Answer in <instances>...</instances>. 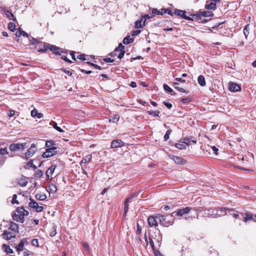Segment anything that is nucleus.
Segmentation results:
<instances>
[{
    "instance_id": "c756f323",
    "label": "nucleus",
    "mask_w": 256,
    "mask_h": 256,
    "mask_svg": "<svg viewBox=\"0 0 256 256\" xmlns=\"http://www.w3.org/2000/svg\"><path fill=\"white\" fill-rule=\"evenodd\" d=\"M18 224L14 222H10V226L9 228V229H10L11 230L14 232H17L18 230Z\"/></svg>"
},
{
    "instance_id": "a878e982",
    "label": "nucleus",
    "mask_w": 256,
    "mask_h": 256,
    "mask_svg": "<svg viewBox=\"0 0 256 256\" xmlns=\"http://www.w3.org/2000/svg\"><path fill=\"white\" fill-rule=\"evenodd\" d=\"M198 84L202 86H204L206 85L205 78L204 76L202 75H200L198 76Z\"/></svg>"
},
{
    "instance_id": "f3484780",
    "label": "nucleus",
    "mask_w": 256,
    "mask_h": 256,
    "mask_svg": "<svg viewBox=\"0 0 256 256\" xmlns=\"http://www.w3.org/2000/svg\"><path fill=\"white\" fill-rule=\"evenodd\" d=\"M56 168V166L52 165L46 171V178L48 179L50 178V176H52L54 173L55 169Z\"/></svg>"
},
{
    "instance_id": "a211bd4d",
    "label": "nucleus",
    "mask_w": 256,
    "mask_h": 256,
    "mask_svg": "<svg viewBox=\"0 0 256 256\" xmlns=\"http://www.w3.org/2000/svg\"><path fill=\"white\" fill-rule=\"evenodd\" d=\"M2 236L4 238L7 240H10L12 238H14L16 236L15 235H12V232H7L6 230H4Z\"/></svg>"
},
{
    "instance_id": "f704fd0d",
    "label": "nucleus",
    "mask_w": 256,
    "mask_h": 256,
    "mask_svg": "<svg viewBox=\"0 0 256 256\" xmlns=\"http://www.w3.org/2000/svg\"><path fill=\"white\" fill-rule=\"evenodd\" d=\"M253 216L254 215L252 214L249 213V212H246V217L244 219V222H246L248 220H253Z\"/></svg>"
},
{
    "instance_id": "09e8293b",
    "label": "nucleus",
    "mask_w": 256,
    "mask_h": 256,
    "mask_svg": "<svg viewBox=\"0 0 256 256\" xmlns=\"http://www.w3.org/2000/svg\"><path fill=\"white\" fill-rule=\"evenodd\" d=\"M28 184V181L25 180H20L18 181V184L21 186H25Z\"/></svg>"
},
{
    "instance_id": "1a4fd4ad",
    "label": "nucleus",
    "mask_w": 256,
    "mask_h": 256,
    "mask_svg": "<svg viewBox=\"0 0 256 256\" xmlns=\"http://www.w3.org/2000/svg\"><path fill=\"white\" fill-rule=\"evenodd\" d=\"M46 147L48 150L57 151V144L53 140H47L46 142Z\"/></svg>"
},
{
    "instance_id": "9b49d317",
    "label": "nucleus",
    "mask_w": 256,
    "mask_h": 256,
    "mask_svg": "<svg viewBox=\"0 0 256 256\" xmlns=\"http://www.w3.org/2000/svg\"><path fill=\"white\" fill-rule=\"evenodd\" d=\"M57 154V151L48 150L46 148V152L42 154L44 158H48L56 155Z\"/></svg>"
},
{
    "instance_id": "6e6552de",
    "label": "nucleus",
    "mask_w": 256,
    "mask_h": 256,
    "mask_svg": "<svg viewBox=\"0 0 256 256\" xmlns=\"http://www.w3.org/2000/svg\"><path fill=\"white\" fill-rule=\"evenodd\" d=\"M169 158L173 160L175 163L179 164H184L186 163V160L180 156H176L172 154H169Z\"/></svg>"
},
{
    "instance_id": "4468645a",
    "label": "nucleus",
    "mask_w": 256,
    "mask_h": 256,
    "mask_svg": "<svg viewBox=\"0 0 256 256\" xmlns=\"http://www.w3.org/2000/svg\"><path fill=\"white\" fill-rule=\"evenodd\" d=\"M134 195H131L124 202V215L126 216L128 210V202H130V200L134 198Z\"/></svg>"
},
{
    "instance_id": "4d7b16f0",
    "label": "nucleus",
    "mask_w": 256,
    "mask_h": 256,
    "mask_svg": "<svg viewBox=\"0 0 256 256\" xmlns=\"http://www.w3.org/2000/svg\"><path fill=\"white\" fill-rule=\"evenodd\" d=\"M32 246H39L38 241L37 238H34L32 240Z\"/></svg>"
},
{
    "instance_id": "bb28decb",
    "label": "nucleus",
    "mask_w": 256,
    "mask_h": 256,
    "mask_svg": "<svg viewBox=\"0 0 256 256\" xmlns=\"http://www.w3.org/2000/svg\"><path fill=\"white\" fill-rule=\"evenodd\" d=\"M178 85H179V84L178 82H172V86H174V88L178 90V91L180 92H185V93H186L188 94V92H186L184 89L183 88H180V87H178Z\"/></svg>"
},
{
    "instance_id": "c03bdc74",
    "label": "nucleus",
    "mask_w": 256,
    "mask_h": 256,
    "mask_svg": "<svg viewBox=\"0 0 256 256\" xmlns=\"http://www.w3.org/2000/svg\"><path fill=\"white\" fill-rule=\"evenodd\" d=\"M222 210L224 212L225 214H230L232 215V212H234L232 209H230L228 208H222Z\"/></svg>"
},
{
    "instance_id": "774afa93",
    "label": "nucleus",
    "mask_w": 256,
    "mask_h": 256,
    "mask_svg": "<svg viewBox=\"0 0 256 256\" xmlns=\"http://www.w3.org/2000/svg\"><path fill=\"white\" fill-rule=\"evenodd\" d=\"M140 32H141L140 30H134L132 32V36H136L138 35L139 34H140Z\"/></svg>"
},
{
    "instance_id": "cd10ccee",
    "label": "nucleus",
    "mask_w": 256,
    "mask_h": 256,
    "mask_svg": "<svg viewBox=\"0 0 256 256\" xmlns=\"http://www.w3.org/2000/svg\"><path fill=\"white\" fill-rule=\"evenodd\" d=\"M47 198L45 194L42 193L37 194L36 195V198L38 200L43 201Z\"/></svg>"
},
{
    "instance_id": "052dcab7",
    "label": "nucleus",
    "mask_w": 256,
    "mask_h": 256,
    "mask_svg": "<svg viewBox=\"0 0 256 256\" xmlns=\"http://www.w3.org/2000/svg\"><path fill=\"white\" fill-rule=\"evenodd\" d=\"M163 104H164L166 106L168 109H170V108H172V104L169 103V102H166V101H164V102H163Z\"/></svg>"
},
{
    "instance_id": "39448f33",
    "label": "nucleus",
    "mask_w": 256,
    "mask_h": 256,
    "mask_svg": "<svg viewBox=\"0 0 256 256\" xmlns=\"http://www.w3.org/2000/svg\"><path fill=\"white\" fill-rule=\"evenodd\" d=\"M36 144H32L30 146V147L28 150L27 152L24 154V156H23V158L26 159H28L29 158L32 157L36 152Z\"/></svg>"
},
{
    "instance_id": "ea45409f",
    "label": "nucleus",
    "mask_w": 256,
    "mask_h": 256,
    "mask_svg": "<svg viewBox=\"0 0 256 256\" xmlns=\"http://www.w3.org/2000/svg\"><path fill=\"white\" fill-rule=\"evenodd\" d=\"M180 142H183L188 146L190 144V140L188 138H184L183 139H181Z\"/></svg>"
},
{
    "instance_id": "412c9836",
    "label": "nucleus",
    "mask_w": 256,
    "mask_h": 256,
    "mask_svg": "<svg viewBox=\"0 0 256 256\" xmlns=\"http://www.w3.org/2000/svg\"><path fill=\"white\" fill-rule=\"evenodd\" d=\"M145 26V22L142 18L138 20L135 22V28H142Z\"/></svg>"
},
{
    "instance_id": "e433bc0d",
    "label": "nucleus",
    "mask_w": 256,
    "mask_h": 256,
    "mask_svg": "<svg viewBox=\"0 0 256 256\" xmlns=\"http://www.w3.org/2000/svg\"><path fill=\"white\" fill-rule=\"evenodd\" d=\"M200 12L202 16L204 17H210L212 16L213 15L212 12L210 11H203Z\"/></svg>"
},
{
    "instance_id": "a19ab883",
    "label": "nucleus",
    "mask_w": 256,
    "mask_h": 256,
    "mask_svg": "<svg viewBox=\"0 0 256 256\" xmlns=\"http://www.w3.org/2000/svg\"><path fill=\"white\" fill-rule=\"evenodd\" d=\"M162 10L164 11V14H168L171 16H173L174 12H172L171 9L162 8Z\"/></svg>"
},
{
    "instance_id": "a18cd8bd",
    "label": "nucleus",
    "mask_w": 256,
    "mask_h": 256,
    "mask_svg": "<svg viewBox=\"0 0 256 256\" xmlns=\"http://www.w3.org/2000/svg\"><path fill=\"white\" fill-rule=\"evenodd\" d=\"M42 172L41 170H38L36 172L34 176L36 178H40L42 176Z\"/></svg>"
},
{
    "instance_id": "8fccbe9b",
    "label": "nucleus",
    "mask_w": 256,
    "mask_h": 256,
    "mask_svg": "<svg viewBox=\"0 0 256 256\" xmlns=\"http://www.w3.org/2000/svg\"><path fill=\"white\" fill-rule=\"evenodd\" d=\"M8 152L6 148H0V154L4 156L6 154H8Z\"/></svg>"
},
{
    "instance_id": "f257e3e1",
    "label": "nucleus",
    "mask_w": 256,
    "mask_h": 256,
    "mask_svg": "<svg viewBox=\"0 0 256 256\" xmlns=\"http://www.w3.org/2000/svg\"><path fill=\"white\" fill-rule=\"evenodd\" d=\"M48 49H49L51 51H52L56 54L60 55V52H62V50H61L59 48L50 44H44V48L40 49L38 51L40 52H44L46 51Z\"/></svg>"
},
{
    "instance_id": "58836bf2",
    "label": "nucleus",
    "mask_w": 256,
    "mask_h": 256,
    "mask_svg": "<svg viewBox=\"0 0 256 256\" xmlns=\"http://www.w3.org/2000/svg\"><path fill=\"white\" fill-rule=\"evenodd\" d=\"M124 46L122 44H120L115 49V51L116 52H124Z\"/></svg>"
},
{
    "instance_id": "dca6fc26",
    "label": "nucleus",
    "mask_w": 256,
    "mask_h": 256,
    "mask_svg": "<svg viewBox=\"0 0 256 256\" xmlns=\"http://www.w3.org/2000/svg\"><path fill=\"white\" fill-rule=\"evenodd\" d=\"M26 243H27V241L26 239L24 238L22 240L20 244L16 247V251L18 252H22L24 250V246Z\"/></svg>"
},
{
    "instance_id": "69168bd1",
    "label": "nucleus",
    "mask_w": 256,
    "mask_h": 256,
    "mask_svg": "<svg viewBox=\"0 0 256 256\" xmlns=\"http://www.w3.org/2000/svg\"><path fill=\"white\" fill-rule=\"evenodd\" d=\"M104 60L106 62H114L113 59H112L110 58H106L104 59Z\"/></svg>"
},
{
    "instance_id": "5701e85b",
    "label": "nucleus",
    "mask_w": 256,
    "mask_h": 256,
    "mask_svg": "<svg viewBox=\"0 0 256 256\" xmlns=\"http://www.w3.org/2000/svg\"><path fill=\"white\" fill-rule=\"evenodd\" d=\"M4 12L6 16L10 20L13 21H16V18H14V14L9 10H4Z\"/></svg>"
},
{
    "instance_id": "4be33fe9",
    "label": "nucleus",
    "mask_w": 256,
    "mask_h": 256,
    "mask_svg": "<svg viewBox=\"0 0 256 256\" xmlns=\"http://www.w3.org/2000/svg\"><path fill=\"white\" fill-rule=\"evenodd\" d=\"M16 36L17 37H20V36H24V37H26V38H28V34L26 33V32H25L24 31L22 30L20 28H18L17 30V31L16 32Z\"/></svg>"
},
{
    "instance_id": "bf43d9fd",
    "label": "nucleus",
    "mask_w": 256,
    "mask_h": 256,
    "mask_svg": "<svg viewBox=\"0 0 256 256\" xmlns=\"http://www.w3.org/2000/svg\"><path fill=\"white\" fill-rule=\"evenodd\" d=\"M20 210H22V216L24 217V216H26L28 214L29 212L28 210H26L24 209V208L23 207H20Z\"/></svg>"
},
{
    "instance_id": "9d476101",
    "label": "nucleus",
    "mask_w": 256,
    "mask_h": 256,
    "mask_svg": "<svg viewBox=\"0 0 256 256\" xmlns=\"http://www.w3.org/2000/svg\"><path fill=\"white\" fill-rule=\"evenodd\" d=\"M124 144V143L121 140L116 139L112 142L110 147L112 148H120Z\"/></svg>"
},
{
    "instance_id": "20e7f679",
    "label": "nucleus",
    "mask_w": 256,
    "mask_h": 256,
    "mask_svg": "<svg viewBox=\"0 0 256 256\" xmlns=\"http://www.w3.org/2000/svg\"><path fill=\"white\" fill-rule=\"evenodd\" d=\"M26 144L25 142L22 143V144L14 143V144H10V146H9V149L10 150H11L12 152H15V151H16L17 150H22L26 148Z\"/></svg>"
},
{
    "instance_id": "e2e57ef3",
    "label": "nucleus",
    "mask_w": 256,
    "mask_h": 256,
    "mask_svg": "<svg viewBox=\"0 0 256 256\" xmlns=\"http://www.w3.org/2000/svg\"><path fill=\"white\" fill-rule=\"evenodd\" d=\"M77 58L78 59L81 60H86L85 55L84 54H81L77 56Z\"/></svg>"
},
{
    "instance_id": "393cba45",
    "label": "nucleus",
    "mask_w": 256,
    "mask_h": 256,
    "mask_svg": "<svg viewBox=\"0 0 256 256\" xmlns=\"http://www.w3.org/2000/svg\"><path fill=\"white\" fill-rule=\"evenodd\" d=\"M134 40L133 38H131L130 36H128L123 40L122 42L124 44H128L132 43Z\"/></svg>"
},
{
    "instance_id": "3c124183",
    "label": "nucleus",
    "mask_w": 256,
    "mask_h": 256,
    "mask_svg": "<svg viewBox=\"0 0 256 256\" xmlns=\"http://www.w3.org/2000/svg\"><path fill=\"white\" fill-rule=\"evenodd\" d=\"M148 113L150 115H153L154 116H158L160 117L159 114L160 112L159 111H148Z\"/></svg>"
},
{
    "instance_id": "4c0bfd02",
    "label": "nucleus",
    "mask_w": 256,
    "mask_h": 256,
    "mask_svg": "<svg viewBox=\"0 0 256 256\" xmlns=\"http://www.w3.org/2000/svg\"><path fill=\"white\" fill-rule=\"evenodd\" d=\"M249 30H250V26L248 24L245 26V27L243 30L244 34L245 37L246 38H247V36H248V34H249Z\"/></svg>"
},
{
    "instance_id": "7c9ffc66",
    "label": "nucleus",
    "mask_w": 256,
    "mask_h": 256,
    "mask_svg": "<svg viewBox=\"0 0 256 256\" xmlns=\"http://www.w3.org/2000/svg\"><path fill=\"white\" fill-rule=\"evenodd\" d=\"M30 202L28 204V206L33 208L36 209V207L38 206V204L37 202H36L34 200H33L32 198H30Z\"/></svg>"
},
{
    "instance_id": "aec40b11",
    "label": "nucleus",
    "mask_w": 256,
    "mask_h": 256,
    "mask_svg": "<svg viewBox=\"0 0 256 256\" xmlns=\"http://www.w3.org/2000/svg\"><path fill=\"white\" fill-rule=\"evenodd\" d=\"M29 40L30 42L31 46L36 45V46L40 47L43 44V43L42 42L34 38H31V39H29Z\"/></svg>"
},
{
    "instance_id": "72a5a7b5",
    "label": "nucleus",
    "mask_w": 256,
    "mask_h": 256,
    "mask_svg": "<svg viewBox=\"0 0 256 256\" xmlns=\"http://www.w3.org/2000/svg\"><path fill=\"white\" fill-rule=\"evenodd\" d=\"M119 118V116L118 114H114L110 118L109 122H110L116 123L118 122Z\"/></svg>"
},
{
    "instance_id": "13d9d810",
    "label": "nucleus",
    "mask_w": 256,
    "mask_h": 256,
    "mask_svg": "<svg viewBox=\"0 0 256 256\" xmlns=\"http://www.w3.org/2000/svg\"><path fill=\"white\" fill-rule=\"evenodd\" d=\"M192 16H196L198 20L201 21V20H202V16L200 12H199V13H198V14H194Z\"/></svg>"
},
{
    "instance_id": "0eeeda50",
    "label": "nucleus",
    "mask_w": 256,
    "mask_h": 256,
    "mask_svg": "<svg viewBox=\"0 0 256 256\" xmlns=\"http://www.w3.org/2000/svg\"><path fill=\"white\" fill-rule=\"evenodd\" d=\"M148 224L150 226H154L155 228L158 226V214L155 216H150L148 218Z\"/></svg>"
},
{
    "instance_id": "b1692460",
    "label": "nucleus",
    "mask_w": 256,
    "mask_h": 256,
    "mask_svg": "<svg viewBox=\"0 0 256 256\" xmlns=\"http://www.w3.org/2000/svg\"><path fill=\"white\" fill-rule=\"evenodd\" d=\"M31 115L34 118H40L43 117V114L40 112H38L36 110H34L31 112Z\"/></svg>"
},
{
    "instance_id": "5fc2aeb1",
    "label": "nucleus",
    "mask_w": 256,
    "mask_h": 256,
    "mask_svg": "<svg viewBox=\"0 0 256 256\" xmlns=\"http://www.w3.org/2000/svg\"><path fill=\"white\" fill-rule=\"evenodd\" d=\"M27 166L29 167L32 168L34 170L36 169L37 168L36 166L34 164L32 160L28 161L27 163Z\"/></svg>"
},
{
    "instance_id": "7ed1b4c3",
    "label": "nucleus",
    "mask_w": 256,
    "mask_h": 256,
    "mask_svg": "<svg viewBox=\"0 0 256 256\" xmlns=\"http://www.w3.org/2000/svg\"><path fill=\"white\" fill-rule=\"evenodd\" d=\"M158 222L164 226H168L172 225L174 223V220H166V218L164 215L158 214Z\"/></svg>"
},
{
    "instance_id": "338daca9",
    "label": "nucleus",
    "mask_w": 256,
    "mask_h": 256,
    "mask_svg": "<svg viewBox=\"0 0 256 256\" xmlns=\"http://www.w3.org/2000/svg\"><path fill=\"white\" fill-rule=\"evenodd\" d=\"M190 101V98H182V102L183 104L188 103Z\"/></svg>"
},
{
    "instance_id": "de8ad7c7",
    "label": "nucleus",
    "mask_w": 256,
    "mask_h": 256,
    "mask_svg": "<svg viewBox=\"0 0 256 256\" xmlns=\"http://www.w3.org/2000/svg\"><path fill=\"white\" fill-rule=\"evenodd\" d=\"M172 130H168L166 131L164 138L165 141H166L169 139L170 135V134Z\"/></svg>"
},
{
    "instance_id": "864d4df0",
    "label": "nucleus",
    "mask_w": 256,
    "mask_h": 256,
    "mask_svg": "<svg viewBox=\"0 0 256 256\" xmlns=\"http://www.w3.org/2000/svg\"><path fill=\"white\" fill-rule=\"evenodd\" d=\"M154 17V15H149L148 14H144L142 16V18L144 19V21L146 22L147 19H150Z\"/></svg>"
},
{
    "instance_id": "f8f14e48",
    "label": "nucleus",
    "mask_w": 256,
    "mask_h": 256,
    "mask_svg": "<svg viewBox=\"0 0 256 256\" xmlns=\"http://www.w3.org/2000/svg\"><path fill=\"white\" fill-rule=\"evenodd\" d=\"M229 90L233 92H240L241 88L238 84L231 82L229 84Z\"/></svg>"
},
{
    "instance_id": "37998d69",
    "label": "nucleus",
    "mask_w": 256,
    "mask_h": 256,
    "mask_svg": "<svg viewBox=\"0 0 256 256\" xmlns=\"http://www.w3.org/2000/svg\"><path fill=\"white\" fill-rule=\"evenodd\" d=\"M175 146L178 149H179V150H180L186 149L185 145L184 144H181V143H176V144H175Z\"/></svg>"
},
{
    "instance_id": "f03ea898",
    "label": "nucleus",
    "mask_w": 256,
    "mask_h": 256,
    "mask_svg": "<svg viewBox=\"0 0 256 256\" xmlns=\"http://www.w3.org/2000/svg\"><path fill=\"white\" fill-rule=\"evenodd\" d=\"M192 210V208L190 207H186L184 208L179 209L176 212H173L172 214V216L173 217H175L176 216L181 217L184 216H186Z\"/></svg>"
},
{
    "instance_id": "ddd939ff",
    "label": "nucleus",
    "mask_w": 256,
    "mask_h": 256,
    "mask_svg": "<svg viewBox=\"0 0 256 256\" xmlns=\"http://www.w3.org/2000/svg\"><path fill=\"white\" fill-rule=\"evenodd\" d=\"M205 148L206 149V152H204L205 154H210L211 151H212L214 154H217L218 148L215 146H206Z\"/></svg>"
},
{
    "instance_id": "79ce46f5",
    "label": "nucleus",
    "mask_w": 256,
    "mask_h": 256,
    "mask_svg": "<svg viewBox=\"0 0 256 256\" xmlns=\"http://www.w3.org/2000/svg\"><path fill=\"white\" fill-rule=\"evenodd\" d=\"M8 28L12 32L16 30V25L13 22H10L8 24Z\"/></svg>"
},
{
    "instance_id": "0e129e2a",
    "label": "nucleus",
    "mask_w": 256,
    "mask_h": 256,
    "mask_svg": "<svg viewBox=\"0 0 256 256\" xmlns=\"http://www.w3.org/2000/svg\"><path fill=\"white\" fill-rule=\"evenodd\" d=\"M44 207L42 206H38H38L36 207V209L35 210L36 212H41L43 210Z\"/></svg>"
},
{
    "instance_id": "603ef678",
    "label": "nucleus",
    "mask_w": 256,
    "mask_h": 256,
    "mask_svg": "<svg viewBox=\"0 0 256 256\" xmlns=\"http://www.w3.org/2000/svg\"><path fill=\"white\" fill-rule=\"evenodd\" d=\"M163 88H164V90L168 92V93H170V92H172V88H171L168 86L167 84H164L163 85Z\"/></svg>"
},
{
    "instance_id": "49530a36",
    "label": "nucleus",
    "mask_w": 256,
    "mask_h": 256,
    "mask_svg": "<svg viewBox=\"0 0 256 256\" xmlns=\"http://www.w3.org/2000/svg\"><path fill=\"white\" fill-rule=\"evenodd\" d=\"M49 189L53 193H55L57 190L56 186L54 184L49 186Z\"/></svg>"
},
{
    "instance_id": "c9c22d12",
    "label": "nucleus",
    "mask_w": 256,
    "mask_h": 256,
    "mask_svg": "<svg viewBox=\"0 0 256 256\" xmlns=\"http://www.w3.org/2000/svg\"><path fill=\"white\" fill-rule=\"evenodd\" d=\"M50 124L52 126L53 128L60 132H62L64 130L59 126H58L56 122H50Z\"/></svg>"
},
{
    "instance_id": "c85d7f7f",
    "label": "nucleus",
    "mask_w": 256,
    "mask_h": 256,
    "mask_svg": "<svg viewBox=\"0 0 256 256\" xmlns=\"http://www.w3.org/2000/svg\"><path fill=\"white\" fill-rule=\"evenodd\" d=\"M216 2H212L210 4H206L205 8L207 10H214L216 8Z\"/></svg>"
},
{
    "instance_id": "2eb2a0df",
    "label": "nucleus",
    "mask_w": 256,
    "mask_h": 256,
    "mask_svg": "<svg viewBox=\"0 0 256 256\" xmlns=\"http://www.w3.org/2000/svg\"><path fill=\"white\" fill-rule=\"evenodd\" d=\"M12 218L14 220H16L17 222H20V223H23L24 222V217L22 216V215L20 216L17 212H16L12 215Z\"/></svg>"
},
{
    "instance_id": "2f4dec72",
    "label": "nucleus",
    "mask_w": 256,
    "mask_h": 256,
    "mask_svg": "<svg viewBox=\"0 0 256 256\" xmlns=\"http://www.w3.org/2000/svg\"><path fill=\"white\" fill-rule=\"evenodd\" d=\"M152 12L154 15L157 14L159 16H162L164 14V11L162 10V8L160 10H158L156 8H152Z\"/></svg>"
},
{
    "instance_id": "6e6d98bb",
    "label": "nucleus",
    "mask_w": 256,
    "mask_h": 256,
    "mask_svg": "<svg viewBox=\"0 0 256 256\" xmlns=\"http://www.w3.org/2000/svg\"><path fill=\"white\" fill-rule=\"evenodd\" d=\"M16 198H17V195L16 194H14L12 196V204H19L18 202L16 200Z\"/></svg>"
},
{
    "instance_id": "680f3d73",
    "label": "nucleus",
    "mask_w": 256,
    "mask_h": 256,
    "mask_svg": "<svg viewBox=\"0 0 256 256\" xmlns=\"http://www.w3.org/2000/svg\"><path fill=\"white\" fill-rule=\"evenodd\" d=\"M61 58L64 60V61L70 63V64H71L72 62V60H69L68 58L66 56H62Z\"/></svg>"
},
{
    "instance_id": "473e14b6",
    "label": "nucleus",
    "mask_w": 256,
    "mask_h": 256,
    "mask_svg": "<svg viewBox=\"0 0 256 256\" xmlns=\"http://www.w3.org/2000/svg\"><path fill=\"white\" fill-rule=\"evenodd\" d=\"M2 247L4 248V252L7 254H12L13 253V250L9 246L4 244L2 245Z\"/></svg>"
},
{
    "instance_id": "6ab92c4d",
    "label": "nucleus",
    "mask_w": 256,
    "mask_h": 256,
    "mask_svg": "<svg viewBox=\"0 0 256 256\" xmlns=\"http://www.w3.org/2000/svg\"><path fill=\"white\" fill-rule=\"evenodd\" d=\"M92 155L88 154L80 162V165L82 167H84L85 166L84 165L86 163L90 162L92 160Z\"/></svg>"
},
{
    "instance_id": "423d86ee",
    "label": "nucleus",
    "mask_w": 256,
    "mask_h": 256,
    "mask_svg": "<svg viewBox=\"0 0 256 256\" xmlns=\"http://www.w3.org/2000/svg\"><path fill=\"white\" fill-rule=\"evenodd\" d=\"M174 14L176 16H180L182 18L188 20H192L193 19L190 16H188L186 15V11L178 10L176 8H174Z\"/></svg>"
}]
</instances>
